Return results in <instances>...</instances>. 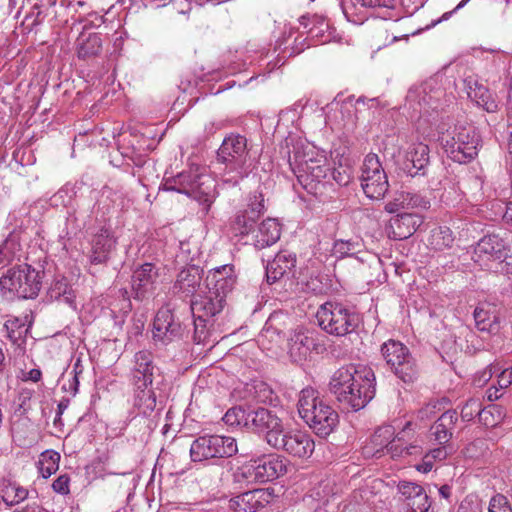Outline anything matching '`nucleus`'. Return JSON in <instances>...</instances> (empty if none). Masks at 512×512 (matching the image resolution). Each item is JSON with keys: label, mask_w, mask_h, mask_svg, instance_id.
Instances as JSON below:
<instances>
[{"label": "nucleus", "mask_w": 512, "mask_h": 512, "mask_svg": "<svg viewBox=\"0 0 512 512\" xmlns=\"http://www.w3.org/2000/svg\"><path fill=\"white\" fill-rule=\"evenodd\" d=\"M285 142L288 163L298 183L309 194L324 196L333 185L327 180L330 165L326 157L309 148L301 139L290 136Z\"/></svg>", "instance_id": "obj_1"}, {"label": "nucleus", "mask_w": 512, "mask_h": 512, "mask_svg": "<svg viewBox=\"0 0 512 512\" xmlns=\"http://www.w3.org/2000/svg\"><path fill=\"white\" fill-rule=\"evenodd\" d=\"M60 454L47 450L41 454L40 458V472L43 477H50L53 473H55L59 466Z\"/></svg>", "instance_id": "obj_46"}, {"label": "nucleus", "mask_w": 512, "mask_h": 512, "mask_svg": "<svg viewBox=\"0 0 512 512\" xmlns=\"http://www.w3.org/2000/svg\"><path fill=\"white\" fill-rule=\"evenodd\" d=\"M0 288L18 298H35L41 288L40 273L27 264L10 268L0 278Z\"/></svg>", "instance_id": "obj_9"}, {"label": "nucleus", "mask_w": 512, "mask_h": 512, "mask_svg": "<svg viewBox=\"0 0 512 512\" xmlns=\"http://www.w3.org/2000/svg\"><path fill=\"white\" fill-rule=\"evenodd\" d=\"M437 413V404L436 403H428L421 409L417 411L416 419L420 422H426L431 420L436 416Z\"/></svg>", "instance_id": "obj_53"}, {"label": "nucleus", "mask_w": 512, "mask_h": 512, "mask_svg": "<svg viewBox=\"0 0 512 512\" xmlns=\"http://www.w3.org/2000/svg\"><path fill=\"white\" fill-rule=\"evenodd\" d=\"M206 289L212 294L223 296L224 299L233 290L236 284V274L234 266L230 264L222 265L211 269L206 276Z\"/></svg>", "instance_id": "obj_21"}, {"label": "nucleus", "mask_w": 512, "mask_h": 512, "mask_svg": "<svg viewBox=\"0 0 512 512\" xmlns=\"http://www.w3.org/2000/svg\"><path fill=\"white\" fill-rule=\"evenodd\" d=\"M502 396L501 390L493 385L487 390V398L489 401L498 400Z\"/></svg>", "instance_id": "obj_63"}, {"label": "nucleus", "mask_w": 512, "mask_h": 512, "mask_svg": "<svg viewBox=\"0 0 512 512\" xmlns=\"http://www.w3.org/2000/svg\"><path fill=\"white\" fill-rule=\"evenodd\" d=\"M53 490L61 495L70 493V478L67 474H62L57 477L52 483Z\"/></svg>", "instance_id": "obj_52"}, {"label": "nucleus", "mask_w": 512, "mask_h": 512, "mask_svg": "<svg viewBox=\"0 0 512 512\" xmlns=\"http://www.w3.org/2000/svg\"><path fill=\"white\" fill-rule=\"evenodd\" d=\"M226 305L223 296L212 294L208 289L198 294L191 301V311L194 317V340L198 343L206 338L205 327L212 318L221 313Z\"/></svg>", "instance_id": "obj_10"}, {"label": "nucleus", "mask_w": 512, "mask_h": 512, "mask_svg": "<svg viewBox=\"0 0 512 512\" xmlns=\"http://www.w3.org/2000/svg\"><path fill=\"white\" fill-rule=\"evenodd\" d=\"M182 328L178 319L168 307L158 310L152 329V338L156 343L167 345L181 337Z\"/></svg>", "instance_id": "obj_18"}, {"label": "nucleus", "mask_w": 512, "mask_h": 512, "mask_svg": "<svg viewBox=\"0 0 512 512\" xmlns=\"http://www.w3.org/2000/svg\"><path fill=\"white\" fill-rule=\"evenodd\" d=\"M394 436V428L390 425L379 427L371 437L373 455L383 454Z\"/></svg>", "instance_id": "obj_44"}, {"label": "nucleus", "mask_w": 512, "mask_h": 512, "mask_svg": "<svg viewBox=\"0 0 512 512\" xmlns=\"http://www.w3.org/2000/svg\"><path fill=\"white\" fill-rule=\"evenodd\" d=\"M297 407L300 417L320 437L330 435L339 422L338 413L312 387L301 390Z\"/></svg>", "instance_id": "obj_4"}, {"label": "nucleus", "mask_w": 512, "mask_h": 512, "mask_svg": "<svg viewBox=\"0 0 512 512\" xmlns=\"http://www.w3.org/2000/svg\"><path fill=\"white\" fill-rule=\"evenodd\" d=\"M429 152L428 145L421 142L413 143L408 148L405 155V170L410 176L425 175L430 159Z\"/></svg>", "instance_id": "obj_30"}, {"label": "nucleus", "mask_w": 512, "mask_h": 512, "mask_svg": "<svg viewBox=\"0 0 512 512\" xmlns=\"http://www.w3.org/2000/svg\"><path fill=\"white\" fill-rule=\"evenodd\" d=\"M444 89L437 77H432L411 87L407 93L406 101L415 112H428V109L436 110L444 96Z\"/></svg>", "instance_id": "obj_14"}, {"label": "nucleus", "mask_w": 512, "mask_h": 512, "mask_svg": "<svg viewBox=\"0 0 512 512\" xmlns=\"http://www.w3.org/2000/svg\"><path fill=\"white\" fill-rule=\"evenodd\" d=\"M48 295L51 300L63 301L69 306H73L75 293L66 277H56L52 282Z\"/></svg>", "instance_id": "obj_39"}, {"label": "nucleus", "mask_w": 512, "mask_h": 512, "mask_svg": "<svg viewBox=\"0 0 512 512\" xmlns=\"http://www.w3.org/2000/svg\"><path fill=\"white\" fill-rule=\"evenodd\" d=\"M427 454L434 462L436 460H444L448 456L447 449L444 446L432 449Z\"/></svg>", "instance_id": "obj_59"}, {"label": "nucleus", "mask_w": 512, "mask_h": 512, "mask_svg": "<svg viewBox=\"0 0 512 512\" xmlns=\"http://www.w3.org/2000/svg\"><path fill=\"white\" fill-rule=\"evenodd\" d=\"M287 459L279 454L263 455L237 467L232 480L239 485L273 481L287 472Z\"/></svg>", "instance_id": "obj_5"}, {"label": "nucleus", "mask_w": 512, "mask_h": 512, "mask_svg": "<svg viewBox=\"0 0 512 512\" xmlns=\"http://www.w3.org/2000/svg\"><path fill=\"white\" fill-rule=\"evenodd\" d=\"M397 491L404 505V512H428L431 502L420 484L402 480L397 484Z\"/></svg>", "instance_id": "obj_20"}, {"label": "nucleus", "mask_w": 512, "mask_h": 512, "mask_svg": "<svg viewBox=\"0 0 512 512\" xmlns=\"http://www.w3.org/2000/svg\"><path fill=\"white\" fill-rule=\"evenodd\" d=\"M454 242V237L450 228L439 226L431 230L428 238V244L431 249L442 251L450 248Z\"/></svg>", "instance_id": "obj_43"}, {"label": "nucleus", "mask_w": 512, "mask_h": 512, "mask_svg": "<svg viewBox=\"0 0 512 512\" xmlns=\"http://www.w3.org/2000/svg\"><path fill=\"white\" fill-rule=\"evenodd\" d=\"M264 197L261 193H254L248 198L247 206L237 211L232 222L231 229L235 235L247 236L254 233V225L264 214Z\"/></svg>", "instance_id": "obj_15"}, {"label": "nucleus", "mask_w": 512, "mask_h": 512, "mask_svg": "<svg viewBox=\"0 0 512 512\" xmlns=\"http://www.w3.org/2000/svg\"><path fill=\"white\" fill-rule=\"evenodd\" d=\"M440 141L448 158L464 164L477 156L480 136L474 126L459 125L444 133Z\"/></svg>", "instance_id": "obj_6"}, {"label": "nucleus", "mask_w": 512, "mask_h": 512, "mask_svg": "<svg viewBox=\"0 0 512 512\" xmlns=\"http://www.w3.org/2000/svg\"><path fill=\"white\" fill-rule=\"evenodd\" d=\"M9 378V361L6 360L5 352L0 348V391L5 390L8 386Z\"/></svg>", "instance_id": "obj_51"}, {"label": "nucleus", "mask_w": 512, "mask_h": 512, "mask_svg": "<svg viewBox=\"0 0 512 512\" xmlns=\"http://www.w3.org/2000/svg\"><path fill=\"white\" fill-rule=\"evenodd\" d=\"M487 414H490V412L482 409V404L478 399H469L461 411V417L464 421H471L478 415L480 421H484L486 425H489ZM490 425L493 426L494 424L490 423Z\"/></svg>", "instance_id": "obj_45"}, {"label": "nucleus", "mask_w": 512, "mask_h": 512, "mask_svg": "<svg viewBox=\"0 0 512 512\" xmlns=\"http://www.w3.org/2000/svg\"><path fill=\"white\" fill-rule=\"evenodd\" d=\"M319 326L327 333L344 336L353 332L360 323L359 314L341 303L326 302L316 313Z\"/></svg>", "instance_id": "obj_7"}, {"label": "nucleus", "mask_w": 512, "mask_h": 512, "mask_svg": "<svg viewBox=\"0 0 512 512\" xmlns=\"http://www.w3.org/2000/svg\"><path fill=\"white\" fill-rule=\"evenodd\" d=\"M253 245L257 249H263L275 244L281 235L279 222L274 218L263 220L254 231Z\"/></svg>", "instance_id": "obj_37"}, {"label": "nucleus", "mask_w": 512, "mask_h": 512, "mask_svg": "<svg viewBox=\"0 0 512 512\" xmlns=\"http://www.w3.org/2000/svg\"><path fill=\"white\" fill-rule=\"evenodd\" d=\"M413 423L408 421L401 432L397 435L394 434L386 453L393 459L402 458L409 455H416L421 453V447L416 444H407L410 439Z\"/></svg>", "instance_id": "obj_31"}, {"label": "nucleus", "mask_w": 512, "mask_h": 512, "mask_svg": "<svg viewBox=\"0 0 512 512\" xmlns=\"http://www.w3.org/2000/svg\"><path fill=\"white\" fill-rule=\"evenodd\" d=\"M274 318L266 322L263 330L258 336V343L263 349L271 350L273 346H279L285 339V333L273 325Z\"/></svg>", "instance_id": "obj_41"}, {"label": "nucleus", "mask_w": 512, "mask_h": 512, "mask_svg": "<svg viewBox=\"0 0 512 512\" xmlns=\"http://www.w3.org/2000/svg\"><path fill=\"white\" fill-rule=\"evenodd\" d=\"M260 154L248 146L245 136L238 133L227 135L217 150V161L223 164L221 180L229 186L238 185L257 167Z\"/></svg>", "instance_id": "obj_3"}, {"label": "nucleus", "mask_w": 512, "mask_h": 512, "mask_svg": "<svg viewBox=\"0 0 512 512\" xmlns=\"http://www.w3.org/2000/svg\"><path fill=\"white\" fill-rule=\"evenodd\" d=\"M300 23L306 29L308 38L313 45L328 43L332 39V31L328 20L323 16L313 15L311 18L302 17Z\"/></svg>", "instance_id": "obj_34"}, {"label": "nucleus", "mask_w": 512, "mask_h": 512, "mask_svg": "<svg viewBox=\"0 0 512 512\" xmlns=\"http://www.w3.org/2000/svg\"><path fill=\"white\" fill-rule=\"evenodd\" d=\"M237 452V442L233 437L218 434L199 436L190 446V457L193 462L229 458Z\"/></svg>", "instance_id": "obj_8"}, {"label": "nucleus", "mask_w": 512, "mask_h": 512, "mask_svg": "<svg viewBox=\"0 0 512 512\" xmlns=\"http://www.w3.org/2000/svg\"><path fill=\"white\" fill-rule=\"evenodd\" d=\"M23 323L20 322L19 319H14V320H8L6 323H5V328L6 330H12L13 331H21L20 329L23 327Z\"/></svg>", "instance_id": "obj_64"}, {"label": "nucleus", "mask_w": 512, "mask_h": 512, "mask_svg": "<svg viewBox=\"0 0 512 512\" xmlns=\"http://www.w3.org/2000/svg\"><path fill=\"white\" fill-rule=\"evenodd\" d=\"M245 427L258 433H265V439L269 445L270 438L275 439L281 432L283 425L281 419L272 411L258 408L248 410Z\"/></svg>", "instance_id": "obj_19"}, {"label": "nucleus", "mask_w": 512, "mask_h": 512, "mask_svg": "<svg viewBox=\"0 0 512 512\" xmlns=\"http://www.w3.org/2000/svg\"><path fill=\"white\" fill-rule=\"evenodd\" d=\"M91 246L90 262L103 264L109 260L110 254L115 249L116 239L108 229L102 228L94 235Z\"/></svg>", "instance_id": "obj_29"}, {"label": "nucleus", "mask_w": 512, "mask_h": 512, "mask_svg": "<svg viewBox=\"0 0 512 512\" xmlns=\"http://www.w3.org/2000/svg\"><path fill=\"white\" fill-rule=\"evenodd\" d=\"M329 389L339 403L358 411L375 396L374 372L365 366H343L332 375Z\"/></svg>", "instance_id": "obj_2"}, {"label": "nucleus", "mask_w": 512, "mask_h": 512, "mask_svg": "<svg viewBox=\"0 0 512 512\" xmlns=\"http://www.w3.org/2000/svg\"><path fill=\"white\" fill-rule=\"evenodd\" d=\"M28 491L15 484H9L2 492V500L8 506H13L25 500Z\"/></svg>", "instance_id": "obj_47"}, {"label": "nucleus", "mask_w": 512, "mask_h": 512, "mask_svg": "<svg viewBox=\"0 0 512 512\" xmlns=\"http://www.w3.org/2000/svg\"><path fill=\"white\" fill-rule=\"evenodd\" d=\"M361 187L371 199H381L389 189L388 178L378 155L369 153L361 167Z\"/></svg>", "instance_id": "obj_13"}, {"label": "nucleus", "mask_w": 512, "mask_h": 512, "mask_svg": "<svg viewBox=\"0 0 512 512\" xmlns=\"http://www.w3.org/2000/svg\"><path fill=\"white\" fill-rule=\"evenodd\" d=\"M296 265L295 254L289 251H280L266 266V277L269 283H274L287 273H290Z\"/></svg>", "instance_id": "obj_36"}, {"label": "nucleus", "mask_w": 512, "mask_h": 512, "mask_svg": "<svg viewBox=\"0 0 512 512\" xmlns=\"http://www.w3.org/2000/svg\"><path fill=\"white\" fill-rule=\"evenodd\" d=\"M508 245L500 236L491 234L479 240L474 249V261L490 268L489 262H503L508 256Z\"/></svg>", "instance_id": "obj_17"}, {"label": "nucleus", "mask_w": 512, "mask_h": 512, "mask_svg": "<svg viewBox=\"0 0 512 512\" xmlns=\"http://www.w3.org/2000/svg\"><path fill=\"white\" fill-rule=\"evenodd\" d=\"M457 420L458 416L455 410L443 412L430 428V434L433 440L439 445L448 443L452 438Z\"/></svg>", "instance_id": "obj_35"}, {"label": "nucleus", "mask_w": 512, "mask_h": 512, "mask_svg": "<svg viewBox=\"0 0 512 512\" xmlns=\"http://www.w3.org/2000/svg\"><path fill=\"white\" fill-rule=\"evenodd\" d=\"M422 223L423 218L416 213H398L390 218L386 225V233L390 239H407L417 231Z\"/></svg>", "instance_id": "obj_24"}, {"label": "nucleus", "mask_w": 512, "mask_h": 512, "mask_svg": "<svg viewBox=\"0 0 512 512\" xmlns=\"http://www.w3.org/2000/svg\"><path fill=\"white\" fill-rule=\"evenodd\" d=\"M62 389L72 396H75L79 390V377L72 376L67 382L63 383Z\"/></svg>", "instance_id": "obj_58"}, {"label": "nucleus", "mask_w": 512, "mask_h": 512, "mask_svg": "<svg viewBox=\"0 0 512 512\" xmlns=\"http://www.w3.org/2000/svg\"><path fill=\"white\" fill-rule=\"evenodd\" d=\"M269 445L299 459L310 458L315 450L314 439L309 433L298 429L284 430L283 427L275 439L270 438Z\"/></svg>", "instance_id": "obj_11"}, {"label": "nucleus", "mask_w": 512, "mask_h": 512, "mask_svg": "<svg viewBox=\"0 0 512 512\" xmlns=\"http://www.w3.org/2000/svg\"><path fill=\"white\" fill-rule=\"evenodd\" d=\"M384 210L388 213H399L403 210V204H402V191L397 192L393 199L388 201L385 206Z\"/></svg>", "instance_id": "obj_55"}, {"label": "nucleus", "mask_w": 512, "mask_h": 512, "mask_svg": "<svg viewBox=\"0 0 512 512\" xmlns=\"http://www.w3.org/2000/svg\"><path fill=\"white\" fill-rule=\"evenodd\" d=\"M248 410L238 406L230 408L223 416V421L230 426H246Z\"/></svg>", "instance_id": "obj_48"}, {"label": "nucleus", "mask_w": 512, "mask_h": 512, "mask_svg": "<svg viewBox=\"0 0 512 512\" xmlns=\"http://www.w3.org/2000/svg\"><path fill=\"white\" fill-rule=\"evenodd\" d=\"M181 185L185 186L184 194L194 198L203 205L207 213L215 199V189L208 176L194 172H181Z\"/></svg>", "instance_id": "obj_16"}, {"label": "nucleus", "mask_w": 512, "mask_h": 512, "mask_svg": "<svg viewBox=\"0 0 512 512\" xmlns=\"http://www.w3.org/2000/svg\"><path fill=\"white\" fill-rule=\"evenodd\" d=\"M464 89L468 98L487 112L497 110V103L489 90L476 78L469 76L463 80Z\"/></svg>", "instance_id": "obj_33"}, {"label": "nucleus", "mask_w": 512, "mask_h": 512, "mask_svg": "<svg viewBox=\"0 0 512 512\" xmlns=\"http://www.w3.org/2000/svg\"><path fill=\"white\" fill-rule=\"evenodd\" d=\"M270 500L268 489H253L233 497L229 506L234 512H257L269 504Z\"/></svg>", "instance_id": "obj_27"}, {"label": "nucleus", "mask_w": 512, "mask_h": 512, "mask_svg": "<svg viewBox=\"0 0 512 512\" xmlns=\"http://www.w3.org/2000/svg\"><path fill=\"white\" fill-rule=\"evenodd\" d=\"M101 50L102 39L97 33L81 34L77 40V55L81 59L97 56Z\"/></svg>", "instance_id": "obj_38"}, {"label": "nucleus", "mask_w": 512, "mask_h": 512, "mask_svg": "<svg viewBox=\"0 0 512 512\" xmlns=\"http://www.w3.org/2000/svg\"><path fill=\"white\" fill-rule=\"evenodd\" d=\"M313 339L302 332H297L291 337L289 342V353L295 361H300L308 355Z\"/></svg>", "instance_id": "obj_42"}, {"label": "nucleus", "mask_w": 512, "mask_h": 512, "mask_svg": "<svg viewBox=\"0 0 512 512\" xmlns=\"http://www.w3.org/2000/svg\"><path fill=\"white\" fill-rule=\"evenodd\" d=\"M222 128V124L220 122L210 121L205 124L204 132L206 137H210L215 134L218 130Z\"/></svg>", "instance_id": "obj_62"}, {"label": "nucleus", "mask_w": 512, "mask_h": 512, "mask_svg": "<svg viewBox=\"0 0 512 512\" xmlns=\"http://www.w3.org/2000/svg\"><path fill=\"white\" fill-rule=\"evenodd\" d=\"M159 277L158 269L152 263H144L132 275V291L135 298L142 300L153 293Z\"/></svg>", "instance_id": "obj_26"}, {"label": "nucleus", "mask_w": 512, "mask_h": 512, "mask_svg": "<svg viewBox=\"0 0 512 512\" xmlns=\"http://www.w3.org/2000/svg\"><path fill=\"white\" fill-rule=\"evenodd\" d=\"M499 371H500V368L497 365L489 366L486 370H484L482 372V375L479 378L478 383L480 385L484 384L492 377L493 374L498 373Z\"/></svg>", "instance_id": "obj_61"}, {"label": "nucleus", "mask_w": 512, "mask_h": 512, "mask_svg": "<svg viewBox=\"0 0 512 512\" xmlns=\"http://www.w3.org/2000/svg\"><path fill=\"white\" fill-rule=\"evenodd\" d=\"M158 368L153 363L152 353L147 350L139 351L134 356V366L131 370L133 387L145 388L152 386Z\"/></svg>", "instance_id": "obj_23"}, {"label": "nucleus", "mask_w": 512, "mask_h": 512, "mask_svg": "<svg viewBox=\"0 0 512 512\" xmlns=\"http://www.w3.org/2000/svg\"><path fill=\"white\" fill-rule=\"evenodd\" d=\"M396 0H349L342 5L343 13L348 21L362 24L368 17V9L383 7L392 9Z\"/></svg>", "instance_id": "obj_28"}, {"label": "nucleus", "mask_w": 512, "mask_h": 512, "mask_svg": "<svg viewBox=\"0 0 512 512\" xmlns=\"http://www.w3.org/2000/svg\"><path fill=\"white\" fill-rule=\"evenodd\" d=\"M134 407L144 416H148L154 411L156 396L151 386L145 388L134 387Z\"/></svg>", "instance_id": "obj_40"}, {"label": "nucleus", "mask_w": 512, "mask_h": 512, "mask_svg": "<svg viewBox=\"0 0 512 512\" xmlns=\"http://www.w3.org/2000/svg\"><path fill=\"white\" fill-rule=\"evenodd\" d=\"M163 189L166 191H175L184 194L185 186L181 185V177L178 174L175 177L166 179L163 184Z\"/></svg>", "instance_id": "obj_56"}, {"label": "nucleus", "mask_w": 512, "mask_h": 512, "mask_svg": "<svg viewBox=\"0 0 512 512\" xmlns=\"http://www.w3.org/2000/svg\"><path fill=\"white\" fill-rule=\"evenodd\" d=\"M409 194L412 209H428L430 207V201L420 193L409 191Z\"/></svg>", "instance_id": "obj_54"}, {"label": "nucleus", "mask_w": 512, "mask_h": 512, "mask_svg": "<svg viewBox=\"0 0 512 512\" xmlns=\"http://www.w3.org/2000/svg\"><path fill=\"white\" fill-rule=\"evenodd\" d=\"M433 465H434V461L426 453L422 459V462L420 464L416 465V469L419 472L428 473L432 470Z\"/></svg>", "instance_id": "obj_60"}, {"label": "nucleus", "mask_w": 512, "mask_h": 512, "mask_svg": "<svg viewBox=\"0 0 512 512\" xmlns=\"http://www.w3.org/2000/svg\"><path fill=\"white\" fill-rule=\"evenodd\" d=\"M488 512H512V509L508 499L502 494H497L491 498Z\"/></svg>", "instance_id": "obj_50"}, {"label": "nucleus", "mask_w": 512, "mask_h": 512, "mask_svg": "<svg viewBox=\"0 0 512 512\" xmlns=\"http://www.w3.org/2000/svg\"><path fill=\"white\" fill-rule=\"evenodd\" d=\"M512 384V368L503 369L497 376V384L495 385L501 391L508 388Z\"/></svg>", "instance_id": "obj_57"}, {"label": "nucleus", "mask_w": 512, "mask_h": 512, "mask_svg": "<svg viewBox=\"0 0 512 512\" xmlns=\"http://www.w3.org/2000/svg\"><path fill=\"white\" fill-rule=\"evenodd\" d=\"M381 353L394 374L405 383L412 382L417 370L409 349L399 341L388 340L381 346Z\"/></svg>", "instance_id": "obj_12"}, {"label": "nucleus", "mask_w": 512, "mask_h": 512, "mask_svg": "<svg viewBox=\"0 0 512 512\" xmlns=\"http://www.w3.org/2000/svg\"><path fill=\"white\" fill-rule=\"evenodd\" d=\"M359 245L351 240H337L333 245V254L336 257L342 258L356 253Z\"/></svg>", "instance_id": "obj_49"}, {"label": "nucleus", "mask_w": 512, "mask_h": 512, "mask_svg": "<svg viewBox=\"0 0 512 512\" xmlns=\"http://www.w3.org/2000/svg\"><path fill=\"white\" fill-rule=\"evenodd\" d=\"M475 327L479 332L496 335L501 330L498 307L489 302H480L473 311Z\"/></svg>", "instance_id": "obj_25"}, {"label": "nucleus", "mask_w": 512, "mask_h": 512, "mask_svg": "<svg viewBox=\"0 0 512 512\" xmlns=\"http://www.w3.org/2000/svg\"><path fill=\"white\" fill-rule=\"evenodd\" d=\"M359 104L364 105V100L362 98H359L356 101V104H353L351 99H348L343 103L332 102L326 107V123L337 128L353 127L357 120V116L355 114V110H357L356 105Z\"/></svg>", "instance_id": "obj_22"}, {"label": "nucleus", "mask_w": 512, "mask_h": 512, "mask_svg": "<svg viewBox=\"0 0 512 512\" xmlns=\"http://www.w3.org/2000/svg\"><path fill=\"white\" fill-rule=\"evenodd\" d=\"M201 270L197 266H189L182 269L173 285V293L180 297L194 295L201 283Z\"/></svg>", "instance_id": "obj_32"}]
</instances>
